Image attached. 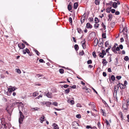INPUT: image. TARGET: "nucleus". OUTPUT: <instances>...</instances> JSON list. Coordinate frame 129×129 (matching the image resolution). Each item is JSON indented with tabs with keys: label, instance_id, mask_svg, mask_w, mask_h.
I'll return each mask as SVG.
<instances>
[{
	"label": "nucleus",
	"instance_id": "1",
	"mask_svg": "<svg viewBox=\"0 0 129 129\" xmlns=\"http://www.w3.org/2000/svg\"><path fill=\"white\" fill-rule=\"evenodd\" d=\"M127 27H124L121 31H120V33H121L123 32L124 35L125 36V37H126L127 36Z\"/></svg>",
	"mask_w": 129,
	"mask_h": 129
},
{
	"label": "nucleus",
	"instance_id": "2",
	"mask_svg": "<svg viewBox=\"0 0 129 129\" xmlns=\"http://www.w3.org/2000/svg\"><path fill=\"white\" fill-rule=\"evenodd\" d=\"M106 53L104 50H102V52L100 53L99 54V56L102 58H103L104 57V55H106Z\"/></svg>",
	"mask_w": 129,
	"mask_h": 129
},
{
	"label": "nucleus",
	"instance_id": "3",
	"mask_svg": "<svg viewBox=\"0 0 129 129\" xmlns=\"http://www.w3.org/2000/svg\"><path fill=\"white\" fill-rule=\"evenodd\" d=\"M103 43H104L103 39H100L99 41V46L100 47H102L103 45Z\"/></svg>",
	"mask_w": 129,
	"mask_h": 129
},
{
	"label": "nucleus",
	"instance_id": "4",
	"mask_svg": "<svg viewBox=\"0 0 129 129\" xmlns=\"http://www.w3.org/2000/svg\"><path fill=\"white\" fill-rule=\"evenodd\" d=\"M118 85H119V86L121 89H124L126 87V85H124V84L120 83L119 82L118 83Z\"/></svg>",
	"mask_w": 129,
	"mask_h": 129
},
{
	"label": "nucleus",
	"instance_id": "5",
	"mask_svg": "<svg viewBox=\"0 0 129 129\" xmlns=\"http://www.w3.org/2000/svg\"><path fill=\"white\" fill-rule=\"evenodd\" d=\"M24 118L21 117H19V123L21 124L23 122Z\"/></svg>",
	"mask_w": 129,
	"mask_h": 129
},
{
	"label": "nucleus",
	"instance_id": "6",
	"mask_svg": "<svg viewBox=\"0 0 129 129\" xmlns=\"http://www.w3.org/2000/svg\"><path fill=\"white\" fill-rule=\"evenodd\" d=\"M18 46L20 49H23L25 47V45L23 43L20 44H18Z\"/></svg>",
	"mask_w": 129,
	"mask_h": 129
},
{
	"label": "nucleus",
	"instance_id": "7",
	"mask_svg": "<svg viewBox=\"0 0 129 129\" xmlns=\"http://www.w3.org/2000/svg\"><path fill=\"white\" fill-rule=\"evenodd\" d=\"M86 27L87 28H91L92 26L89 23H87L86 24Z\"/></svg>",
	"mask_w": 129,
	"mask_h": 129
},
{
	"label": "nucleus",
	"instance_id": "8",
	"mask_svg": "<svg viewBox=\"0 0 129 129\" xmlns=\"http://www.w3.org/2000/svg\"><path fill=\"white\" fill-rule=\"evenodd\" d=\"M98 43V40L97 39H95L94 41L93 45L94 46H96Z\"/></svg>",
	"mask_w": 129,
	"mask_h": 129
},
{
	"label": "nucleus",
	"instance_id": "9",
	"mask_svg": "<svg viewBox=\"0 0 129 129\" xmlns=\"http://www.w3.org/2000/svg\"><path fill=\"white\" fill-rule=\"evenodd\" d=\"M51 94H52L51 93H49V92H48L46 93V95L48 98H51L52 97Z\"/></svg>",
	"mask_w": 129,
	"mask_h": 129
},
{
	"label": "nucleus",
	"instance_id": "10",
	"mask_svg": "<svg viewBox=\"0 0 129 129\" xmlns=\"http://www.w3.org/2000/svg\"><path fill=\"white\" fill-rule=\"evenodd\" d=\"M118 84L116 86H115L114 87V92L116 93V94L117 91L116 90H118L119 88V86Z\"/></svg>",
	"mask_w": 129,
	"mask_h": 129
},
{
	"label": "nucleus",
	"instance_id": "11",
	"mask_svg": "<svg viewBox=\"0 0 129 129\" xmlns=\"http://www.w3.org/2000/svg\"><path fill=\"white\" fill-rule=\"evenodd\" d=\"M52 126L54 127V129H59V128L58 125L55 123H54Z\"/></svg>",
	"mask_w": 129,
	"mask_h": 129
},
{
	"label": "nucleus",
	"instance_id": "12",
	"mask_svg": "<svg viewBox=\"0 0 129 129\" xmlns=\"http://www.w3.org/2000/svg\"><path fill=\"white\" fill-rule=\"evenodd\" d=\"M117 3L116 2H114L113 3L112 6L114 8L116 9L117 7Z\"/></svg>",
	"mask_w": 129,
	"mask_h": 129
},
{
	"label": "nucleus",
	"instance_id": "13",
	"mask_svg": "<svg viewBox=\"0 0 129 129\" xmlns=\"http://www.w3.org/2000/svg\"><path fill=\"white\" fill-rule=\"evenodd\" d=\"M78 6V4L76 2L74 3V8L75 9H76Z\"/></svg>",
	"mask_w": 129,
	"mask_h": 129
},
{
	"label": "nucleus",
	"instance_id": "14",
	"mask_svg": "<svg viewBox=\"0 0 129 129\" xmlns=\"http://www.w3.org/2000/svg\"><path fill=\"white\" fill-rule=\"evenodd\" d=\"M102 60L103 61L102 62V63H103L104 65H106V63L107 62L106 59H102Z\"/></svg>",
	"mask_w": 129,
	"mask_h": 129
},
{
	"label": "nucleus",
	"instance_id": "15",
	"mask_svg": "<svg viewBox=\"0 0 129 129\" xmlns=\"http://www.w3.org/2000/svg\"><path fill=\"white\" fill-rule=\"evenodd\" d=\"M45 118V117L44 116L42 115L40 118V120L42 122H41V123H42L43 121H44Z\"/></svg>",
	"mask_w": 129,
	"mask_h": 129
},
{
	"label": "nucleus",
	"instance_id": "16",
	"mask_svg": "<svg viewBox=\"0 0 129 129\" xmlns=\"http://www.w3.org/2000/svg\"><path fill=\"white\" fill-rule=\"evenodd\" d=\"M77 29L78 30V32L79 34H81L82 32V31L81 29L80 28H77Z\"/></svg>",
	"mask_w": 129,
	"mask_h": 129
},
{
	"label": "nucleus",
	"instance_id": "17",
	"mask_svg": "<svg viewBox=\"0 0 129 129\" xmlns=\"http://www.w3.org/2000/svg\"><path fill=\"white\" fill-rule=\"evenodd\" d=\"M19 113L20 114V117H23L24 118V116L23 114V113L21 112V111H20V110H19Z\"/></svg>",
	"mask_w": 129,
	"mask_h": 129
},
{
	"label": "nucleus",
	"instance_id": "18",
	"mask_svg": "<svg viewBox=\"0 0 129 129\" xmlns=\"http://www.w3.org/2000/svg\"><path fill=\"white\" fill-rule=\"evenodd\" d=\"M108 17H109V19H108V21H109V20L111 19L110 20V21L112 17V15L111 14H109L108 16Z\"/></svg>",
	"mask_w": 129,
	"mask_h": 129
},
{
	"label": "nucleus",
	"instance_id": "19",
	"mask_svg": "<svg viewBox=\"0 0 129 129\" xmlns=\"http://www.w3.org/2000/svg\"><path fill=\"white\" fill-rule=\"evenodd\" d=\"M126 102L127 103V104H126V108H125V110H126L127 109V105H129V99H128L127 100Z\"/></svg>",
	"mask_w": 129,
	"mask_h": 129
},
{
	"label": "nucleus",
	"instance_id": "20",
	"mask_svg": "<svg viewBox=\"0 0 129 129\" xmlns=\"http://www.w3.org/2000/svg\"><path fill=\"white\" fill-rule=\"evenodd\" d=\"M74 48L77 51L79 49V46L77 44H75L74 46Z\"/></svg>",
	"mask_w": 129,
	"mask_h": 129
},
{
	"label": "nucleus",
	"instance_id": "21",
	"mask_svg": "<svg viewBox=\"0 0 129 129\" xmlns=\"http://www.w3.org/2000/svg\"><path fill=\"white\" fill-rule=\"evenodd\" d=\"M88 105L89 106H91L92 107H94V105L93 104V102H90L89 104H88Z\"/></svg>",
	"mask_w": 129,
	"mask_h": 129
},
{
	"label": "nucleus",
	"instance_id": "22",
	"mask_svg": "<svg viewBox=\"0 0 129 129\" xmlns=\"http://www.w3.org/2000/svg\"><path fill=\"white\" fill-rule=\"evenodd\" d=\"M34 50L38 55L39 56V55L40 53L36 49H34Z\"/></svg>",
	"mask_w": 129,
	"mask_h": 129
},
{
	"label": "nucleus",
	"instance_id": "23",
	"mask_svg": "<svg viewBox=\"0 0 129 129\" xmlns=\"http://www.w3.org/2000/svg\"><path fill=\"white\" fill-rule=\"evenodd\" d=\"M68 8L69 11H70V10L72 9V7L70 4H69L68 5Z\"/></svg>",
	"mask_w": 129,
	"mask_h": 129
},
{
	"label": "nucleus",
	"instance_id": "24",
	"mask_svg": "<svg viewBox=\"0 0 129 129\" xmlns=\"http://www.w3.org/2000/svg\"><path fill=\"white\" fill-rule=\"evenodd\" d=\"M6 109V110L7 111H8V113H9V114L10 115V116L11 115L12 111L11 110H7V108Z\"/></svg>",
	"mask_w": 129,
	"mask_h": 129
},
{
	"label": "nucleus",
	"instance_id": "25",
	"mask_svg": "<svg viewBox=\"0 0 129 129\" xmlns=\"http://www.w3.org/2000/svg\"><path fill=\"white\" fill-rule=\"evenodd\" d=\"M111 8V7H110V8H107L106 9L107 12L108 13H109L110 12Z\"/></svg>",
	"mask_w": 129,
	"mask_h": 129
},
{
	"label": "nucleus",
	"instance_id": "26",
	"mask_svg": "<svg viewBox=\"0 0 129 129\" xmlns=\"http://www.w3.org/2000/svg\"><path fill=\"white\" fill-rule=\"evenodd\" d=\"M111 79L113 81L115 80V77L113 75H112L111 76Z\"/></svg>",
	"mask_w": 129,
	"mask_h": 129
},
{
	"label": "nucleus",
	"instance_id": "27",
	"mask_svg": "<svg viewBox=\"0 0 129 129\" xmlns=\"http://www.w3.org/2000/svg\"><path fill=\"white\" fill-rule=\"evenodd\" d=\"M59 72L60 73L62 74L64 73V70L62 69H59Z\"/></svg>",
	"mask_w": 129,
	"mask_h": 129
},
{
	"label": "nucleus",
	"instance_id": "28",
	"mask_svg": "<svg viewBox=\"0 0 129 129\" xmlns=\"http://www.w3.org/2000/svg\"><path fill=\"white\" fill-rule=\"evenodd\" d=\"M95 3L96 5H99L100 4V2L98 1V0H95Z\"/></svg>",
	"mask_w": 129,
	"mask_h": 129
},
{
	"label": "nucleus",
	"instance_id": "29",
	"mask_svg": "<svg viewBox=\"0 0 129 129\" xmlns=\"http://www.w3.org/2000/svg\"><path fill=\"white\" fill-rule=\"evenodd\" d=\"M94 21L95 22V23H97L99 22V20L98 18L95 17L94 19Z\"/></svg>",
	"mask_w": 129,
	"mask_h": 129
},
{
	"label": "nucleus",
	"instance_id": "30",
	"mask_svg": "<svg viewBox=\"0 0 129 129\" xmlns=\"http://www.w3.org/2000/svg\"><path fill=\"white\" fill-rule=\"evenodd\" d=\"M81 23L82 24L84 22V21L85 19V18L84 17H82L81 18Z\"/></svg>",
	"mask_w": 129,
	"mask_h": 129
},
{
	"label": "nucleus",
	"instance_id": "31",
	"mask_svg": "<svg viewBox=\"0 0 129 129\" xmlns=\"http://www.w3.org/2000/svg\"><path fill=\"white\" fill-rule=\"evenodd\" d=\"M112 51L115 53H117V52L116 50H115V47H112Z\"/></svg>",
	"mask_w": 129,
	"mask_h": 129
},
{
	"label": "nucleus",
	"instance_id": "32",
	"mask_svg": "<svg viewBox=\"0 0 129 129\" xmlns=\"http://www.w3.org/2000/svg\"><path fill=\"white\" fill-rule=\"evenodd\" d=\"M101 25L103 27V28L104 29V30H105L106 28V26L104 24L103 22H102L101 24Z\"/></svg>",
	"mask_w": 129,
	"mask_h": 129
},
{
	"label": "nucleus",
	"instance_id": "33",
	"mask_svg": "<svg viewBox=\"0 0 129 129\" xmlns=\"http://www.w3.org/2000/svg\"><path fill=\"white\" fill-rule=\"evenodd\" d=\"M38 95V93L36 92H34L33 94V95L34 96L36 97Z\"/></svg>",
	"mask_w": 129,
	"mask_h": 129
},
{
	"label": "nucleus",
	"instance_id": "34",
	"mask_svg": "<svg viewBox=\"0 0 129 129\" xmlns=\"http://www.w3.org/2000/svg\"><path fill=\"white\" fill-rule=\"evenodd\" d=\"M82 47L83 48V49H84L86 48V45L85 44V43H84H84L82 44Z\"/></svg>",
	"mask_w": 129,
	"mask_h": 129
},
{
	"label": "nucleus",
	"instance_id": "35",
	"mask_svg": "<svg viewBox=\"0 0 129 129\" xmlns=\"http://www.w3.org/2000/svg\"><path fill=\"white\" fill-rule=\"evenodd\" d=\"M102 37L103 38H104V39L106 38V33H103L102 34Z\"/></svg>",
	"mask_w": 129,
	"mask_h": 129
},
{
	"label": "nucleus",
	"instance_id": "36",
	"mask_svg": "<svg viewBox=\"0 0 129 129\" xmlns=\"http://www.w3.org/2000/svg\"><path fill=\"white\" fill-rule=\"evenodd\" d=\"M92 55L93 56V57L94 58H95L96 57V55L95 54V51H93L92 52Z\"/></svg>",
	"mask_w": 129,
	"mask_h": 129
},
{
	"label": "nucleus",
	"instance_id": "37",
	"mask_svg": "<svg viewBox=\"0 0 129 129\" xmlns=\"http://www.w3.org/2000/svg\"><path fill=\"white\" fill-rule=\"evenodd\" d=\"M111 48V46H109L108 48L106 49V51L107 52H108L109 50Z\"/></svg>",
	"mask_w": 129,
	"mask_h": 129
},
{
	"label": "nucleus",
	"instance_id": "38",
	"mask_svg": "<svg viewBox=\"0 0 129 129\" xmlns=\"http://www.w3.org/2000/svg\"><path fill=\"white\" fill-rule=\"evenodd\" d=\"M16 72L18 74H20L21 73V71L19 69H16Z\"/></svg>",
	"mask_w": 129,
	"mask_h": 129
},
{
	"label": "nucleus",
	"instance_id": "39",
	"mask_svg": "<svg viewBox=\"0 0 129 129\" xmlns=\"http://www.w3.org/2000/svg\"><path fill=\"white\" fill-rule=\"evenodd\" d=\"M124 60L126 61H128L129 59V58L127 56H125L124 58Z\"/></svg>",
	"mask_w": 129,
	"mask_h": 129
},
{
	"label": "nucleus",
	"instance_id": "40",
	"mask_svg": "<svg viewBox=\"0 0 129 129\" xmlns=\"http://www.w3.org/2000/svg\"><path fill=\"white\" fill-rule=\"evenodd\" d=\"M93 18L92 17H90L88 19V20H89V21L90 22H93Z\"/></svg>",
	"mask_w": 129,
	"mask_h": 129
},
{
	"label": "nucleus",
	"instance_id": "41",
	"mask_svg": "<svg viewBox=\"0 0 129 129\" xmlns=\"http://www.w3.org/2000/svg\"><path fill=\"white\" fill-rule=\"evenodd\" d=\"M10 87H11L12 89V90L13 91H14L16 89V88L15 87H13L11 86H10Z\"/></svg>",
	"mask_w": 129,
	"mask_h": 129
},
{
	"label": "nucleus",
	"instance_id": "42",
	"mask_svg": "<svg viewBox=\"0 0 129 129\" xmlns=\"http://www.w3.org/2000/svg\"><path fill=\"white\" fill-rule=\"evenodd\" d=\"M70 92V89L69 88H68L65 90V93H68Z\"/></svg>",
	"mask_w": 129,
	"mask_h": 129
},
{
	"label": "nucleus",
	"instance_id": "43",
	"mask_svg": "<svg viewBox=\"0 0 129 129\" xmlns=\"http://www.w3.org/2000/svg\"><path fill=\"white\" fill-rule=\"evenodd\" d=\"M99 24H97L96 23V24H94V26L95 28H98L99 27Z\"/></svg>",
	"mask_w": 129,
	"mask_h": 129
},
{
	"label": "nucleus",
	"instance_id": "44",
	"mask_svg": "<svg viewBox=\"0 0 129 129\" xmlns=\"http://www.w3.org/2000/svg\"><path fill=\"white\" fill-rule=\"evenodd\" d=\"M115 59L116 60V61L115 62L114 64L115 65H117L118 64V58H116Z\"/></svg>",
	"mask_w": 129,
	"mask_h": 129
},
{
	"label": "nucleus",
	"instance_id": "45",
	"mask_svg": "<svg viewBox=\"0 0 129 129\" xmlns=\"http://www.w3.org/2000/svg\"><path fill=\"white\" fill-rule=\"evenodd\" d=\"M87 63L88 64H91L92 63V61L90 59L89 60L87 61Z\"/></svg>",
	"mask_w": 129,
	"mask_h": 129
},
{
	"label": "nucleus",
	"instance_id": "46",
	"mask_svg": "<svg viewBox=\"0 0 129 129\" xmlns=\"http://www.w3.org/2000/svg\"><path fill=\"white\" fill-rule=\"evenodd\" d=\"M105 46L106 47H107L108 46V45H109V42L108 41H106L105 43Z\"/></svg>",
	"mask_w": 129,
	"mask_h": 129
},
{
	"label": "nucleus",
	"instance_id": "47",
	"mask_svg": "<svg viewBox=\"0 0 129 129\" xmlns=\"http://www.w3.org/2000/svg\"><path fill=\"white\" fill-rule=\"evenodd\" d=\"M69 21L70 23H72V19L71 17H69Z\"/></svg>",
	"mask_w": 129,
	"mask_h": 129
},
{
	"label": "nucleus",
	"instance_id": "48",
	"mask_svg": "<svg viewBox=\"0 0 129 129\" xmlns=\"http://www.w3.org/2000/svg\"><path fill=\"white\" fill-rule=\"evenodd\" d=\"M76 117L78 118H81V115L80 114H78L76 116Z\"/></svg>",
	"mask_w": 129,
	"mask_h": 129
},
{
	"label": "nucleus",
	"instance_id": "49",
	"mask_svg": "<svg viewBox=\"0 0 129 129\" xmlns=\"http://www.w3.org/2000/svg\"><path fill=\"white\" fill-rule=\"evenodd\" d=\"M84 54V51L83 50H82L81 52H80L79 54L81 55H83Z\"/></svg>",
	"mask_w": 129,
	"mask_h": 129
},
{
	"label": "nucleus",
	"instance_id": "50",
	"mask_svg": "<svg viewBox=\"0 0 129 129\" xmlns=\"http://www.w3.org/2000/svg\"><path fill=\"white\" fill-rule=\"evenodd\" d=\"M69 86L68 85L65 84L63 86H62L61 87L62 88V87L63 86L64 88H67Z\"/></svg>",
	"mask_w": 129,
	"mask_h": 129
},
{
	"label": "nucleus",
	"instance_id": "51",
	"mask_svg": "<svg viewBox=\"0 0 129 129\" xmlns=\"http://www.w3.org/2000/svg\"><path fill=\"white\" fill-rule=\"evenodd\" d=\"M8 91L10 92H12V89L11 88V87L10 88H9L8 89Z\"/></svg>",
	"mask_w": 129,
	"mask_h": 129
},
{
	"label": "nucleus",
	"instance_id": "52",
	"mask_svg": "<svg viewBox=\"0 0 129 129\" xmlns=\"http://www.w3.org/2000/svg\"><path fill=\"white\" fill-rule=\"evenodd\" d=\"M25 50L26 53H30L29 51L28 48H26Z\"/></svg>",
	"mask_w": 129,
	"mask_h": 129
},
{
	"label": "nucleus",
	"instance_id": "53",
	"mask_svg": "<svg viewBox=\"0 0 129 129\" xmlns=\"http://www.w3.org/2000/svg\"><path fill=\"white\" fill-rule=\"evenodd\" d=\"M121 78V77L120 76H117L116 77V78L118 80H119Z\"/></svg>",
	"mask_w": 129,
	"mask_h": 129
},
{
	"label": "nucleus",
	"instance_id": "54",
	"mask_svg": "<svg viewBox=\"0 0 129 129\" xmlns=\"http://www.w3.org/2000/svg\"><path fill=\"white\" fill-rule=\"evenodd\" d=\"M70 87H71L72 88L75 89L76 88V86L75 85H74L72 86H70Z\"/></svg>",
	"mask_w": 129,
	"mask_h": 129
},
{
	"label": "nucleus",
	"instance_id": "55",
	"mask_svg": "<svg viewBox=\"0 0 129 129\" xmlns=\"http://www.w3.org/2000/svg\"><path fill=\"white\" fill-rule=\"evenodd\" d=\"M86 92H89L90 91V89L89 88H87L86 89Z\"/></svg>",
	"mask_w": 129,
	"mask_h": 129
},
{
	"label": "nucleus",
	"instance_id": "56",
	"mask_svg": "<svg viewBox=\"0 0 129 129\" xmlns=\"http://www.w3.org/2000/svg\"><path fill=\"white\" fill-rule=\"evenodd\" d=\"M111 11L112 13H114L115 12V10L114 9H113L111 10Z\"/></svg>",
	"mask_w": 129,
	"mask_h": 129
},
{
	"label": "nucleus",
	"instance_id": "57",
	"mask_svg": "<svg viewBox=\"0 0 129 129\" xmlns=\"http://www.w3.org/2000/svg\"><path fill=\"white\" fill-rule=\"evenodd\" d=\"M103 76L105 77L107 75L106 73L105 72H103Z\"/></svg>",
	"mask_w": 129,
	"mask_h": 129
},
{
	"label": "nucleus",
	"instance_id": "58",
	"mask_svg": "<svg viewBox=\"0 0 129 129\" xmlns=\"http://www.w3.org/2000/svg\"><path fill=\"white\" fill-rule=\"evenodd\" d=\"M70 102L71 103V104L72 105H73L74 104V101L73 100H71L70 101Z\"/></svg>",
	"mask_w": 129,
	"mask_h": 129
},
{
	"label": "nucleus",
	"instance_id": "59",
	"mask_svg": "<svg viewBox=\"0 0 129 129\" xmlns=\"http://www.w3.org/2000/svg\"><path fill=\"white\" fill-rule=\"evenodd\" d=\"M33 109L35 110H39V108L37 107H36L33 108Z\"/></svg>",
	"mask_w": 129,
	"mask_h": 129
},
{
	"label": "nucleus",
	"instance_id": "60",
	"mask_svg": "<svg viewBox=\"0 0 129 129\" xmlns=\"http://www.w3.org/2000/svg\"><path fill=\"white\" fill-rule=\"evenodd\" d=\"M97 125L98 127L100 128L101 127V124L100 122H99L98 123Z\"/></svg>",
	"mask_w": 129,
	"mask_h": 129
},
{
	"label": "nucleus",
	"instance_id": "61",
	"mask_svg": "<svg viewBox=\"0 0 129 129\" xmlns=\"http://www.w3.org/2000/svg\"><path fill=\"white\" fill-rule=\"evenodd\" d=\"M39 61L40 62H44V63H45V61H44L42 59H40Z\"/></svg>",
	"mask_w": 129,
	"mask_h": 129
},
{
	"label": "nucleus",
	"instance_id": "62",
	"mask_svg": "<svg viewBox=\"0 0 129 129\" xmlns=\"http://www.w3.org/2000/svg\"><path fill=\"white\" fill-rule=\"evenodd\" d=\"M119 47L121 49H123V46L122 45H120L119 46Z\"/></svg>",
	"mask_w": 129,
	"mask_h": 129
},
{
	"label": "nucleus",
	"instance_id": "63",
	"mask_svg": "<svg viewBox=\"0 0 129 129\" xmlns=\"http://www.w3.org/2000/svg\"><path fill=\"white\" fill-rule=\"evenodd\" d=\"M120 14L119 12L118 11H116L115 13V14L116 15H119Z\"/></svg>",
	"mask_w": 129,
	"mask_h": 129
},
{
	"label": "nucleus",
	"instance_id": "64",
	"mask_svg": "<svg viewBox=\"0 0 129 129\" xmlns=\"http://www.w3.org/2000/svg\"><path fill=\"white\" fill-rule=\"evenodd\" d=\"M5 126L4 127V128L2 127L1 128H0V129H6V124H4Z\"/></svg>",
	"mask_w": 129,
	"mask_h": 129
}]
</instances>
